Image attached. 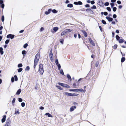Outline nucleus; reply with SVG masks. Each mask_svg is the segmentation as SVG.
<instances>
[{"mask_svg":"<svg viewBox=\"0 0 126 126\" xmlns=\"http://www.w3.org/2000/svg\"><path fill=\"white\" fill-rule=\"evenodd\" d=\"M3 48L2 47H0V53L1 55L3 54Z\"/></svg>","mask_w":126,"mask_h":126,"instance_id":"nucleus-20","label":"nucleus"},{"mask_svg":"<svg viewBox=\"0 0 126 126\" xmlns=\"http://www.w3.org/2000/svg\"><path fill=\"white\" fill-rule=\"evenodd\" d=\"M11 81L12 82H14L15 81V79L13 77H12L11 79Z\"/></svg>","mask_w":126,"mask_h":126,"instance_id":"nucleus-50","label":"nucleus"},{"mask_svg":"<svg viewBox=\"0 0 126 126\" xmlns=\"http://www.w3.org/2000/svg\"><path fill=\"white\" fill-rule=\"evenodd\" d=\"M40 53L38 52L35 56L33 66L34 69H35L36 66L37 65V63L39 60L40 58Z\"/></svg>","mask_w":126,"mask_h":126,"instance_id":"nucleus-1","label":"nucleus"},{"mask_svg":"<svg viewBox=\"0 0 126 126\" xmlns=\"http://www.w3.org/2000/svg\"><path fill=\"white\" fill-rule=\"evenodd\" d=\"M22 53L23 55H24L26 54V51L25 50H23L22 52Z\"/></svg>","mask_w":126,"mask_h":126,"instance_id":"nucleus-37","label":"nucleus"},{"mask_svg":"<svg viewBox=\"0 0 126 126\" xmlns=\"http://www.w3.org/2000/svg\"><path fill=\"white\" fill-rule=\"evenodd\" d=\"M57 87L60 90H63V89L62 88H61L60 86H57Z\"/></svg>","mask_w":126,"mask_h":126,"instance_id":"nucleus-43","label":"nucleus"},{"mask_svg":"<svg viewBox=\"0 0 126 126\" xmlns=\"http://www.w3.org/2000/svg\"><path fill=\"white\" fill-rule=\"evenodd\" d=\"M4 7V4H2L1 5V7L3 9Z\"/></svg>","mask_w":126,"mask_h":126,"instance_id":"nucleus-59","label":"nucleus"},{"mask_svg":"<svg viewBox=\"0 0 126 126\" xmlns=\"http://www.w3.org/2000/svg\"><path fill=\"white\" fill-rule=\"evenodd\" d=\"M23 70V69L22 68H20L18 69V72H20L22 71Z\"/></svg>","mask_w":126,"mask_h":126,"instance_id":"nucleus-34","label":"nucleus"},{"mask_svg":"<svg viewBox=\"0 0 126 126\" xmlns=\"http://www.w3.org/2000/svg\"><path fill=\"white\" fill-rule=\"evenodd\" d=\"M21 90V89H19L17 91L16 93V94L19 95L20 94Z\"/></svg>","mask_w":126,"mask_h":126,"instance_id":"nucleus-17","label":"nucleus"},{"mask_svg":"<svg viewBox=\"0 0 126 126\" xmlns=\"http://www.w3.org/2000/svg\"><path fill=\"white\" fill-rule=\"evenodd\" d=\"M58 61L57 59H56L55 60V63L57 65V64H59L58 63Z\"/></svg>","mask_w":126,"mask_h":126,"instance_id":"nucleus-52","label":"nucleus"},{"mask_svg":"<svg viewBox=\"0 0 126 126\" xmlns=\"http://www.w3.org/2000/svg\"><path fill=\"white\" fill-rule=\"evenodd\" d=\"M109 5V3L108 2H106L105 3V5L106 6H108Z\"/></svg>","mask_w":126,"mask_h":126,"instance_id":"nucleus-53","label":"nucleus"},{"mask_svg":"<svg viewBox=\"0 0 126 126\" xmlns=\"http://www.w3.org/2000/svg\"><path fill=\"white\" fill-rule=\"evenodd\" d=\"M81 32H82V33H83V35H84V36L85 37H86L87 36H88L87 34L86 31H84L82 30Z\"/></svg>","mask_w":126,"mask_h":126,"instance_id":"nucleus-11","label":"nucleus"},{"mask_svg":"<svg viewBox=\"0 0 126 126\" xmlns=\"http://www.w3.org/2000/svg\"><path fill=\"white\" fill-rule=\"evenodd\" d=\"M14 35L9 34L7 35L6 37L7 38H10L11 39H12L14 37Z\"/></svg>","mask_w":126,"mask_h":126,"instance_id":"nucleus-6","label":"nucleus"},{"mask_svg":"<svg viewBox=\"0 0 126 126\" xmlns=\"http://www.w3.org/2000/svg\"><path fill=\"white\" fill-rule=\"evenodd\" d=\"M99 28L100 29V30L101 31V32H102V29L101 27V26H99Z\"/></svg>","mask_w":126,"mask_h":126,"instance_id":"nucleus-57","label":"nucleus"},{"mask_svg":"<svg viewBox=\"0 0 126 126\" xmlns=\"http://www.w3.org/2000/svg\"><path fill=\"white\" fill-rule=\"evenodd\" d=\"M45 115H47L49 117H52V116L51 115V114H49V113H47L45 114Z\"/></svg>","mask_w":126,"mask_h":126,"instance_id":"nucleus-21","label":"nucleus"},{"mask_svg":"<svg viewBox=\"0 0 126 126\" xmlns=\"http://www.w3.org/2000/svg\"><path fill=\"white\" fill-rule=\"evenodd\" d=\"M107 10L109 12H110L111 11V9L110 7H108L107 8Z\"/></svg>","mask_w":126,"mask_h":126,"instance_id":"nucleus-44","label":"nucleus"},{"mask_svg":"<svg viewBox=\"0 0 126 126\" xmlns=\"http://www.w3.org/2000/svg\"><path fill=\"white\" fill-rule=\"evenodd\" d=\"M22 66V64L21 63H19L18 65V67H20Z\"/></svg>","mask_w":126,"mask_h":126,"instance_id":"nucleus-42","label":"nucleus"},{"mask_svg":"<svg viewBox=\"0 0 126 126\" xmlns=\"http://www.w3.org/2000/svg\"><path fill=\"white\" fill-rule=\"evenodd\" d=\"M14 78L16 81H17L18 80V78L17 76L16 75H15L14 76Z\"/></svg>","mask_w":126,"mask_h":126,"instance_id":"nucleus-38","label":"nucleus"},{"mask_svg":"<svg viewBox=\"0 0 126 126\" xmlns=\"http://www.w3.org/2000/svg\"><path fill=\"white\" fill-rule=\"evenodd\" d=\"M72 31L70 29H66L65 30L66 33L71 32Z\"/></svg>","mask_w":126,"mask_h":126,"instance_id":"nucleus-16","label":"nucleus"},{"mask_svg":"<svg viewBox=\"0 0 126 126\" xmlns=\"http://www.w3.org/2000/svg\"><path fill=\"white\" fill-rule=\"evenodd\" d=\"M18 101L20 102H21L22 101V99L20 98H18Z\"/></svg>","mask_w":126,"mask_h":126,"instance_id":"nucleus-49","label":"nucleus"},{"mask_svg":"<svg viewBox=\"0 0 126 126\" xmlns=\"http://www.w3.org/2000/svg\"><path fill=\"white\" fill-rule=\"evenodd\" d=\"M103 13H104V15L105 16H107L108 15V13L107 12H104ZM101 14L102 15H103V12H101Z\"/></svg>","mask_w":126,"mask_h":126,"instance_id":"nucleus-28","label":"nucleus"},{"mask_svg":"<svg viewBox=\"0 0 126 126\" xmlns=\"http://www.w3.org/2000/svg\"><path fill=\"white\" fill-rule=\"evenodd\" d=\"M76 91L77 92H83V90L82 89H76Z\"/></svg>","mask_w":126,"mask_h":126,"instance_id":"nucleus-23","label":"nucleus"},{"mask_svg":"<svg viewBox=\"0 0 126 126\" xmlns=\"http://www.w3.org/2000/svg\"><path fill=\"white\" fill-rule=\"evenodd\" d=\"M52 11L53 13H56L58 12L55 9H53V10H52Z\"/></svg>","mask_w":126,"mask_h":126,"instance_id":"nucleus-30","label":"nucleus"},{"mask_svg":"<svg viewBox=\"0 0 126 126\" xmlns=\"http://www.w3.org/2000/svg\"><path fill=\"white\" fill-rule=\"evenodd\" d=\"M21 106L23 107H24L25 106V103L24 102H22L21 103Z\"/></svg>","mask_w":126,"mask_h":126,"instance_id":"nucleus-46","label":"nucleus"},{"mask_svg":"<svg viewBox=\"0 0 126 126\" xmlns=\"http://www.w3.org/2000/svg\"><path fill=\"white\" fill-rule=\"evenodd\" d=\"M118 41L119 43H122L125 41L124 40L122 39H119Z\"/></svg>","mask_w":126,"mask_h":126,"instance_id":"nucleus-18","label":"nucleus"},{"mask_svg":"<svg viewBox=\"0 0 126 126\" xmlns=\"http://www.w3.org/2000/svg\"><path fill=\"white\" fill-rule=\"evenodd\" d=\"M38 71L40 75H42L44 72L43 65L42 64H40L39 66Z\"/></svg>","mask_w":126,"mask_h":126,"instance_id":"nucleus-2","label":"nucleus"},{"mask_svg":"<svg viewBox=\"0 0 126 126\" xmlns=\"http://www.w3.org/2000/svg\"><path fill=\"white\" fill-rule=\"evenodd\" d=\"M90 2H91V3L92 4H93L95 3V2H94V1H93V0H92V1H91Z\"/></svg>","mask_w":126,"mask_h":126,"instance_id":"nucleus-56","label":"nucleus"},{"mask_svg":"<svg viewBox=\"0 0 126 126\" xmlns=\"http://www.w3.org/2000/svg\"><path fill=\"white\" fill-rule=\"evenodd\" d=\"M9 42V40L8 39L7 40L5 41V43L6 44H8Z\"/></svg>","mask_w":126,"mask_h":126,"instance_id":"nucleus-45","label":"nucleus"},{"mask_svg":"<svg viewBox=\"0 0 126 126\" xmlns=\"http://www.w3.org/2000/svg\"><path fill=\"white\" fill-rule=\"evenodd\" d=\"M98 5L101 6H104V4L103 2L102 1H99L98 2Z\"/></svg>","mask_w":126,"mask_h":126,"instance_id":"nucleus-10","label":"nucleus"},{"mask_svg":"<svg viewBox=\"0 0 126 126\" xmlns=\"http://www.w3.org/2000/svg\"><path fill=\"white\" fill-rule=\"evenodd\" d=\"M3 0H0V4H3Z\"/></svg>","mask_w":126,"mask_h":126,"instance_id":"nucleus-62","label":"nucleus"},{"mask_svg":"<svg viewBox=\"0 0 126 126\" xmlns=\"http://www.w3.org/2000/svg\"><path fill=\"white\" fill-rule=\"evenodd\" d=\"M15 100H16V99H15V98H14L13 100H12V104H13L14 103L15 101Z\"/></svg>","mask_w":126,"mask_h":126,"instance_id":"nucleus-48","label":"nucleus"},{"mask_svg":"<svg viewBox=\"0 0 126 126\" xmlns=\"http://www.w3.org/2000/svg\"><path fill=\"white\" fill-rule=\"evenodd\" d=\"M106 18L108 20V21L109 22L112 21L113 20V19L112 18L110 17L106 16Z\"/></svg>","mask_w":126,"mask_h":126,"instance_id":"nucleus-13","label":"nucleus"},{"mask_svg":"<svg viewBox=\"0 0 126 126\" xmlns=\"http://www.w3.org/2000/svg\"><path fill=\"white\" fill-rule=\"evenodd\" d=\"M89 41L90 42V44H91L93 46H95V44L93 41L91 39L89 38Z\"/></svg>","mask_w":126,"mask_h":126,"instance_id":"nucleus-9","label":"nucleus"},{"mask_svg":"<svg viewBox=\"0 0 126 126\" xmlns=\"http://www.w3.org/2000/svg\"><path fill=\"white\" fill-rule=\"evenodd\" d=\"M122 7V6L120 5L118 6V8L119 9H121Z\"/></svg>","mask_w":126,"mask_h":126,"instance_id":"nucleus-63","label":"nucleus"},{"mask_svg":"<svg viewBox=\"0 0 126 126\" xmlns=\"http://www.w3.org/2000/svg\"><path fill=\"white\" fill-rule=\"evenodd\" d=\"M65 94L66 95L71 96H77L78 95V94L75 93L71 94L67 92L65 93Z\"/></svg>","mask_w":126,"mask_h":126,"instance_id":"nucleus-3","label":"nucleus"},{"mask_svg":"<svg viewBox=\"0 0 126 126\" xmlns=\"http://www.w3.org/2000/svg\"><path fill=\"white\" fill-rule=\"evenodd\" d=\"M117 3L118 4H121V2L120 0H118L117 1Z\"/></svg>","mask_w":126,"mask_h":126,"instance_id":"nucleus-58","label":"nucleus"},{"mask_svg":"<svg viewBox=\"0 0 126 126\" xmlns=\"http://www.w3.org/2000/svg\"><path fill=\"white\" fill-rule=\"evenodd\" d=\"M4 20V16H2L1 17V20L3 22Z\"/></svg>","mask_w":126,"mask_h":126,"instance_id":"nucleus-51","label":"nucleus"},{"mask_svg":"<svg viewBox=\"0 0 126 126\" xmlns=\"http://www.w3.org/2000/svg\"><path fill=\"white\" fill-rule=\"evenodd\" d=\"M44 28L43 27H42L40 29V31L41 32H42L43 31V30H44Z\"/></svg>","mask_w":126,"mask_h":126,"instance_id":"nucleus-61","label":"nucleus"},{"mask_svg":"<svg viewBox=\"0 0 126 126\" xmlns=\"http://www.w3.org/2000/svg\"><path fill=\"white\" fill-rule=\"evenodd\" d=\"M28 46V44L27 43H26L24 45L23 47L24 48H26Z\"/></svg>","mask_w":126,"mask_h":126,"instance_id":"nucleus-36","label":"nucleus"},{"mask_svg":"<svg viewBox=\"0 0 126 126\" xmlns=\"http://www.w3.org/2000/svg\"><path fill=\"white\" fill-rule=\"evenodd\" d=\"M59 28L57 27H54L53 29V30L51 31L52 33H54L56 32L58 30Z\"/></svg>","mask_w":126,"mask_h":126,"instance_id":"nucleus-7","label":"nucleus"},{"mask_svg":"<svg viewBox=\"0 0 126 126\" xmlns=\"http://www.w3.org/2000/svg\"><path fill=\"white\" fill-rule=\"evenodd\" d=\"M102 22L104 24H106V22L105 20H102Z\"/></svg>","mask_w":126,"mask_h":126,"instance_id":"nucleus-39","label":"nucleus"},{"mask_svg":"<svg viewBox=\"0 0 126 126\" xmlns=\"http://www.w3.org/2000/svg\"><path fill=\"white\" fill-rule=\"evenodd\" d=\"M65 34H66V33L65 31V30H64V31H63V32H62L61 33V36H62L65 35Z\"/></svg>","mask_w":126,"mask_h":126,"instance_id":"nucleus-26","label":"nucleus"},{"mask_svg":"<svg viewBox=\"0 0 126 126\" xmlns=\"http://www.w3.org/2000/svg\"><path fill=\"white\" fill-rule=\"evenodd\" d=\"M117 17V16L116 14H114L113 15V17L114 18H116Z\"/></svg>","mask_w":126,"mask_h":126,"instance_id":"nucleus-55","label":"nucleus"},{"mask_svg":"<svg viewBox=\"0 0 126 126\" xmlns=\"http://www.w3.org/2000/svg\"><path fill=\"white\" fill-rule=\"evenodd\" d=\"M58 67V69L59 70H60L61 68V66L60 64H57Z\"/></svg>","mask_w":126,"mask_h":126,"instance_id":"nucleus-29","label":"nucleus"},{"mask_svg":"<svg viewBox=\"0 0 126 126\" xmlns=\"http://www.w3.org/2000/svg\"><path fill=\"white\" fill-rule=\"evenodd\" d=\"M92 9H96V7L95 5H93L92 7L91 8Z\"/></svg>","mask_w":126,"mask_h":126,"instance_id":"nucleus-54","label":"nucleus"},{"mask_svg":"<svg viewBox=\"0 0 126 126\" xmlns=\"http://www.w3.org/2000/svg\"><path fill=\"white\" fill-rule=\"evenodd\" d=\"M99 63V62L98 61H97L95 64V66L96 67H97L98 66Z\"/></svg>","mask_w":126,"mask_h":126,"instance_id":"nucleus-32","label":"nucleus"},{"mask_svg":"<svg viewBox=\"0 0 126 126\" xmlns=\"http://www.w3.org/2000/svg\"><path fill=\"white\" fill-rule=\"evenodd\" d=\"M110 5H111V7L112 8L114 6V4L113 3H111Z\"/></svg>","mask_w":126,"mask_h":126,"instance_id":"nucleus-47","label":"nucleus"},{"mask_svg":"<svg viewBox=\"0 0 126 126\" xmlns=\"http://www.w3.org/2000/svg\"><path fill=\"white\" fill-rule=\"evenodd\" d=\"M30 68L29 66H27L25 68V70L29 71L30 70Z\"/></svg>","mask_w":126,"mask_h":126,"instance_id":"nucleus-33","label":"nucleus"},{"mask_svg":"<svg viewBox=\"0 0 126 126\" xmlns=\"http://www.w3.org/2000/svg\"><path fill=\"white\" fill-rule=\"evenodd\" d=\"M117 46L118 45H117L115 44L114 46L113 47V48L114 49H116L117 48Z\"/></svg>","mask_w":126,"mask_h":126,"instance_id":"nucleus-35","label":"nucleus"},{"mask_svg":"<svg viewBox=\"0 0 126 126\" xmlns=\"http://www.w3.org/2000/svg\"><path fill=\"white\" fill-rule=\"evenodd\" d=\"M116 10L117 8L116 7H114L113 8V10L114 12H115L116 11Z\"/></svg>","mask_w":126,"mask_h":126,"instance_id":"nucleus-40","label":"nucleus"},{"mask_svg":"<svg viewBox=\"0 0 126 126\" xmlns=\"http://www.w3.org/2000/svg\"><path fill=\"white\" fill-rule=\"evenodd\" d=\"M60 73L62 75H64V73L63 72V70L62 69H61L60 70Z\"/></svg>","mask_w":126,"mask_h":126,"instance_id":"nucleus-41","label":"nucleus"},{"mask_svg":"<svg viewBox=\"0 0 126 126\" xmlns=\"http://www.w3.org/2000/svg\"><path fill=\"white\" fill-rule=\"evenodd\" d=\"M76 107L75 106H72L71 107L70 109V111L72 112L74 111L75 109H76Z\"/></svg>","mask_w":126,"mask_h":126,"instance_id":"nucleus-14","label":"nucleus"},{"mask_svg":"<svg viewBox=\"0 0 126 126\" xmlns=\"http://www.w3.org/2000/svg\"><path fill=\"white\" fill-rule=\"evenodd\" d=\"M73 6V5L72 4L69 3L67 5V7H68L71 8Z\"/></svg>","mask_w":126,"mask_h":126,"instance_id":"nucleus-22","label":"nucleus"},{"mask_svg":"<svg viewBox=\"0 0 126 126\" xmlns=\"http://www.w3.org/2000/svg\"><path fill=\"white\" fill-rule=\"evenodd\" d=\"M52 11V10L51 9H49L47 11L45 12V14L46 15H48Z\"/></svg>","mask_w":126,"mask_h":126,"instance_id":"nucleus-15","label":"nucleus"},{"mask_svg":"<svg viewBox=\"0 0 126 126\" xmlns=\"http://www.w3.org/2000/svg\"><path fill=\"white\" fill-rule=\"evenodd\" d=\"M60 42L62 44H63V43L64 42V39L63 38L61 39L60 40Z\"/></svg>","mask_w":126,"mask_h":126,"instance_id":"nucleus-27","label":"nucleus"},{"mask_svg":"<svg viewBox=\"0 0 126 126\" xmlns=\"http://www.w3.org/2000/svg\"><path fill=\"white\" fill-rule=\"evenodd\" d=\"M40 109L41 110H43L44 109V107H42V106H41V107H40Z\"/></svg>","mask_w":126,"mask_h":126,"instance_id":"nucleus-64","label":"nucleus"},{"mask_svg":"<svg viewBox=\"0 0 126 126\" xmlns=\"http://www.w3.org/2000/svg\"><path fill=\"white\" fill-rule=\"evenodd\" d=\"M125 60V58L124 57H123L122 58L121 60V62H124Z\"/></svg>","mask_w":126,"mask_h":126,"instance_id":"nucleus-24","label":"nucleus"},{"mask_svg":"<svg viewBox=\"0 0 126 126\" xmlns=\"http://www.w3.org/2000/svg\"><path fill=\"white\" fill-rule=\"evenodd\" d=\"M6 117V115L3 116V117L1 120V122L2 123H3L5 122Z\"/></svg>","mask_w":126,"mask_h":126,"instance_id":"nucleus-12","label":"nucleus"},{"mask_svg":"<svg viewBox=\"0 0 126 126\" xmlns=\"http://www.w3.org/2000/svg\"><path fill=\"white\" fill-rule=\"evenodd\" d=\"M11 122L9 118L6 121V123L4 126H11Z\"/></svg>","mask_w":126,"mask_h":126,"instance_id":"nucleus-4","label":"nucleus"},{"mask_svg":"<svg viewBox=\"0 0 126 126\" xmlns=\"http://www.w3.org/2000/svg\"><path fill=\"white\" fill-rule=\"evenodd\" d=\"M49 57L51 61L52 62L53 60V55H49Z\"/></svg>","mask_w":126,"mask_h":126,"instance_id":"nucleus-19","label":"nucleus"},{"mask_svg":"<svg viewBox=\"0 0 126 126\" xmlns=\"http://www.w3.org/2000/svg\"><path fill=\"white\" fill-rule=\"evenodd\" d=\"M116 40L118 41L120 37L118 35H116Z\"/></svg>","mask_w":126,"mask_h":126,"instance_id":"nucleus-31","label":"nucleus"},{"mask_svg":"<svg viewBox=\"0 0 126 126\" xmlns=\"http://www.w3.org/2000/svg\"><path fill=\"white\" fill-rule=\"evenodd\" d=\"M74 4L76 5H81L82 4V2L80 1H79L78 2H74Z\"/></svg>","mask_w":126,"mask_h":126,"instance_id":"nucleus-8","label":"nucleus"},{"mask_svg":"<svg viewBox=\"0 0 126 126\" xmlns=\"http://www.w3.org/2000/svg\"><path fill=\"white\" fill-rule=\"evenodd\" d=\"M67 78L68 79H70V81L72 79L71 78L70 76L68 74H67Z\"/></svg>","mask_w":126,"mask_h":126,"instance_id":"nucleus-25","label":"nucleus"},{"mask_svg":"<svg viewBox=\"0 0 126 126\" xmlns=\"http://www.w3.org/2000/svg\"><path fill=\"white\" fill-rule=\"evenodd\" d=\"M49 55H53L52 50H51L50 51Z\"/></svg>","mask_w":126,"mask_h":126,"instance_id":"nucleus-60","label":"nucleus"},{"mask_svg":"<svg viewBox=\"0 0 126 126\" xmlns=\"http://www.w3.org/2000/svg\"><path fill=\"white\" fill-rule=\"evenodd\" d=\"M58 84L59 85L64 87H66L67 88H68L70 87V86H69L68 85H67L65 84H63V83L60 82L58 83Z\"/></svg>","mask_w":126,"mask_h":126,"instance_id":"nucleus-5","label":"nucleus"}]
</instances>
